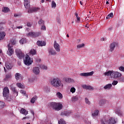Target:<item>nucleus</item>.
Segmentation results:
<instances>
[{
	"instance_id": "1",
	"label": "nucleus",
	"mask_w": 124,
	"mask_h": 124,
	"mask_svg": "<svg viewBox=\"0 0 124 124\" xmlns=\"http://www.w3.org/2000/svg\"><path fill=\"white\" fill-rule=\"evenodd\" d=\"M49 108H52L55 111H60L62 109V104L60 103H56L55 102H49L48 104Z\"/></svg>"
},
{
	"instance_id": "2",
	"label": "nucleus",
	"mask_w": 124,
	"mask_h": 124,
	"mask_svg": "<svg viewBox=\"0 0 124 124\" xmlns=\"http://www.w3.org/2000/svg\"><path fill=\"white\" fill-rule=\"evenodd\" d=\"M51 85L54 87V88H60L63 87V84L62 83V80L59 78H55L50 80Z\"/></svg>"
},
{
	"instance_id": "3",
	"label": "nucleus",
	"mask_w": 124,
	"mask_h": 124,
	"mask_svg": "<svg viewBox=\"0 0 124 124\" xmlns=\"http://www.w3.org/2000/svg\"><path fill=\"white\" fill-rule=\"evenodd\" d=\"M101 124H116V120L115 118H111L108 119L107 117L104 116L103 118L100 120Z\"/></svg>"
},
{
	"instance_id": "4",
	"label": "nucleus",
	"mask_w": 124,
	"mask_h": 124,
	"mask_svg": "<svg viewBox=\"0 0 124 124\" xmlns=\"http://www.w3.org/2000/svg\"><path fill=\"white\" fill-rule=\"evenodd\" d=\"M16 44V41L12 40L10 41V43L8 45V50L7 51V54L9 56H12L14 54V49H13V45Z\"/></svg>"
},
{
	"instance_id": "5",
	"label": "nucleus",
	"mask_w": 124,
	"mask_h": 124,
	"mask_svg": "<svg viewBox=\"0 0 124 124\" xmlns=\"http://www.w3.org/2000/svg\"><path fill=\"white\" fill-rule=\"evenodd\" d=\"M3 96L7 101H11L12 99L9 97V89L8 87H4L3 91Z\"/></svg>"
},
{
	"instance_id": "6",
	"label": "nucleus",
	"mask_w": 124,
	"mask_h": 124,
	"mask_svg": "<svg viewBox=\"0 0 124 124\" xmlns=\"http://www.w3.org/2000/svg\"><path fill=\"white\" fill-rule=\"evenodd\" d=\"M23 61L25 65H27L28 66H30V65L33 62V60H32V59L31 58L29 55H26L25 58L24 59Z\"/></svg>"
},
{
	"instance_id": "7",
	"label": "nucleus",
	"mask_w": 124,
	"mask_h": 124,
	"mask_svg": "<svg viewBox=\"0 0 124 124\" xmlns=\"http://www.w3.org/2000/svg\"><path fill=\"white\" fill-rule=\"evenodd\" d=\"M16 53L17 57L20 59H24L25 58V54L22 52L20 49H16Z\"/></svg>"
},
{
	"instance_id": "8",
	"label": "nucleus",
	"mask_w": 124,
	"mask_h": 124,
	"mask_svg": "<svg viewBox=\"0 0 124 124\" xmlns=\"http://www.w3.org/2000/svg\"><path fill=\"white\" fill-rule=\"evenodd\" d=\"M121 76H122V74L119 72L112 71L111 73V78H113V79H118Z\"/></svg>"
},
{
	"instance_id": "9",
	"label": "nucleus",
	"mask_w": 124,
	"mask_h": 124,
	"mask_svg": "<svg viewBox=\"0 0 124 124\" xmlns=\"http://www.w3.org/2000/svg\"><path fill=\"white\" fill-rule=\"evenodd\" d=\"M41 34L39 32H31L28 34V36H31L32 37H37Z\"/></svg>"
},
{
	"instance_id": "10",
	"label": "nucleus",
	"mask_w": 124,
	"mask_h": 124,
	"mask_svg": "<svg viewBox=\"0 0 124 124\" xmlns=\"http://www.w3.org/2000/svg\"><path fill=\"white\" fill-rule=\"evenodd\" d=\"M38 10H40V8L38 7H33L28 10V13H33V12H37Z\"/></svg>"
},
{
	"instance_id": "11",
	"label": "nucleus",
	"mask_w": 124,
	"mask_h": 124,
	"mask_svg": "<svg viewBox=\"0 0 124 124\" xmlns=\"http://www.w3.org/2000/svg\"><path fill=\"white\" fill-rule=\"evenodd\" d=\"M93 71L88 72V73H83L79 74L80 76H82L83 77H88V76H93Z\"/></svg>"
},
{
	"instance_id": "12",
	"label": "nucleus",
	"mask_w": 124,
	"mask_h": 124,
	"mask_svg": "<svg viewBox=\"0 0 124 124\" xmlns=\"http://www.w3.org/2000/svg\"><path fill=\"white\" fill-rule=\"evenodd\" d=\"M48 54L50 56H55V55H57V52L52 48H48Z\"/></svg>"
},
{
	"instance_id": "13",
	"label": "nucleus",
	"mask_w": 124,
	"mask_h": 124,
	"mask_svg": "<svg viewBox=\"0 0 124 124\" xmlns=\"http://www.w3.org/2000/svg\"><path fill=\"white\" fill-rule=\"evenodd\" d=\"M116 46H118V43L116 42H113L110 44L109 46V48H110L109 50L110 51V52L114 51Z\"/></svg>"
},
{
	"instance_id": "14",
	"label": "nucleus",
	"mask_w": 124,
	"mask_h": 124,
	"mask_svg": "<svg viewBox=\"0 0 124 124\" xmlns=\"http://www.w3.org/2000/svg\"><path fill=\"white\" fill-rule=\"evenodd\" d=\"M54 47L56 51V52H61V47L60 45L57 43V41H54Z\"/></svg>"
},
{
	"instance_id": "15",
	"label": "nucleus",
	"mask_w": 124,
	"mask_h": 124,
	"mask_svg": "<svg viewBox=\"0 0 124 124\" xmlns=\"http://www.w3.org/2000/svg\"><path fill=\"white\" fill-rule=\"evenodd\" d=\"M32 72L35 75H38L40 73V70H39V67H35L33 68Z\"/></svg>"
},
{
	"instance_id": "16",
	"label": "nucleus",
	"mask_w": 124,
	"mask_h": 124,
	"mask_svg": "<svg viewBox=\"0 0 124 124\" xmlns=\"http://www.w3.org/2000/svg\"><path fill=\"white\" fill-rule=\"evenodd\" d=\"M30 0H24V6L26 9H29L31 7V5H30Z\"/></svg>"
},
{
	"instance_id": "17",
	"label": "nucleus",
	"mask_w": 124,
	"mask_h": 124,
	"mask_svg": "<svg viewBox=\"0 0 124 124\" xmlns=\"http://www.w3.org/2000/svg\"><path fill=\"white\" fill-rule=\"evenodd\" d=\"M37 45L38 46H45L46 45V42H45V41H38L37 42Z\"/></svg>"
},
{
	"instance_id": "18",
	"label": "nucleus",
	"mask_w": 124,
	"mask_h": 124,
	"mask_svg": "<svg viewBox=\"0 0 124 124\" xmlns=\"http://www.w3.org/2000/svg\"><path fill=\"white\" fill-rule=\"evenodd\" d=\"M15 78L16 80H17V81L22 79V75H21L20 73H16L15 74Z\"/></svg>"
},
{
	"instance_id": "19",
	"label": "nucleus",
	"mask_w": 124,
	"mask_h": 124,
	"mask_svg": "<svg viewBox=\"0 0 124 124\" xmlns=\"http://www.w3.org/2000/svg\"><path fill=\"white\" fill-rule=\"evenodd\" d=\"M82 88L85 90H93V87L90 85H84L82 86Z\"/></svg>"
},
{
	"instance_id": "20",
	"label": "nucleus",
	"mask_w": 124,
	"mask_h": 124,
	"mask_svg": "<svg viewBox=\"0 0 124 124\" xmlns=\"http://www.w3.org/2000/svg\"><path fill=\"white\" fill-rule=\"evenodd\" d=\"M20 112L21 114H23V115H25V116H27V115L29 114L28 111L24 108L21 109Z\"/></svg>"
},
{
	"instance_id": "21",
	"label": "nucleus",
	"mask_w": 124,
	"mask_h": 124,
	"mask_svg": "<svg viewBox=\"0 0 124 124\" xmlns=\"http://www.w3.org/2000/svg\"><path fill=\"white\" fill-rule=\"evenodd\" d=\"M71 114V111H63L61 113L62 116H69Z\"/></svg>"
},
{
	"instance_id": "22",
	"label": "nucleus",
	"mask_w": 124,
	"mask_h": 124,
	"mask_svg": "<svg viewBox=\"0 0 124 124\" xmlns=\"http://www.w3.org/2000/svg\"><path fill=\"white\" fill-rule=\"evenodd\" d=\"M2 12H4V13H7V12H9L10 11V9L7 7H3L2 9Z\"/></svg>"
},
{
	"instance_id": "23",
	"label": "nucleus",
	"mask_w": 124,
	"mask_h": 124,
	"mask_svg": "<svg viewBox=\"0 0 124 124\" xmlns=\"http://www.w3.org/2000/svg\"><path fill=\"white\" fill-rule=\"evenodd\" d=\"M112 86V84H108L104 87V90H110Z\"/></svg>"
},
{
	"instance_id": "24",
	"label": "nucleus",
	"mask_w": 124,
	"mask_h": 124,
	"mask_svg": "<svg viewBox=\"0 0 124 124\" xmlns=\"http://www.w3.org/2000/svg\"><path fill=\"white\" fill-rule=\"evenodd\" d=\"M38 24L39 26H43V25H45V21L41 18L39 20Z\"/></svg>"
},
{
	"instance_id": "25",
	"label": "nucleus",
	"mask_w": 124,
	"mask_h": 124,
	"mask_svg": "<svg viewBox=\"0 0 124 124\" xmlns=\"http://www.w3.org/2000/svg\"><path fill=\"white\" fill-rule=\"evenodd\" d=\"M12 64H11L10 63L7 62L5 64V67L7 68V69H11L13 67Z\"/></svg>"
},
{
	"instance_id": "26",
	"label": "nucleus",
	"mask_w": 124,
	"mask_h": 124,
	"mask_svg": "<svg viewBox=\"0 0 124 124\" xmlns=\"http://www.w3.org/2000/svg\"><path fill=\"white\" fill-rule=\"evenodd\" d=\"M98 114H99V110H95L94 112L92 113V116L93 117H96V116H98Z\"/></svg>"
},
{
	"instance_id": "27",
	"label": "nucleus",
	"mask_w": 124,
	"mask_h": 124,
	"mask_svg": "<svg viewBox=\"0 0 124 124\" xmlns=\"http://www.w3.org/2000/svg\"><path fill=\"white\" fill-rule=\"evenodd\" d=\"M5 36V32H0V40L3 39Z\"/></svg>"
},
{
	"instance_id": "28",
	"label": "nucleus",
	"mask_w": 124,
	"mask_h": 124,
	"mask_svg": "<svg viewBox=\"0 0 124 124\" xmlns=\"http://www.w3.org/2000/svg\"><path fill=\"white\" fill-rule=\"evenodd\" d=\"M12 77V76L10 74H7L6 75L5 78L4 79L5 81L8 80V79H10Z\"/></svg>"
},
{
	"instance_id": "29",
	"label": "nucleus",
	"mask_w": 124,
	"mask_h": 124,
	"mask_svg": "<svg viewBox=\"0 0 124 124\" xmlns=\"http://www.w3.org/2000/svg\"><path fill=\"white\" fill-rule=\"evenodd\" d=\"M36 99H37V96H34V97H33L31 100V103H34L35 102V101L36 100Z\"/></svg>"
},
{
	"instance_id": "30",
	"label": "nucleus",
	"mask_w": 124,
	"mask_h": 124,
	"mask_svg": "<svg viewBox=\"0 0 124 124\" xmlns=\"http://www.w3.org/2000/svg\"><path fill=\"white\" fill-rule=\"evenodd\" d=\"M14 96H18V91L16 90V88L12 90Z\"/></svg>"
},
{
	"instance_id": "31",
	"label": "nucleus",
	"mask_w": 124,
	"mask_h": 124,
	"mask_svg": "<svg viewBox=\"0 0 124 124\" xmlns=\"http://www.w3.org/2000/svg\"><path fill=\"white\" fill-rule=\"evenodd\" d=\"M5 106V104L3 102L0 101V109H2Z\"/></svg>"
},
{
	"instance_id": "32",
	"label": "nucleus",
	"mask_w": 124,
	"mask_h": 124,
	"mask_svg": "<svg viewBox=\"0 0 124 124\" xmlns=\"http://www.w3.org/2000/svg\"><path fill=\"white\" fill-rule=\"evenodd\" d=\"M112 72V71H108L107 72H105L104 74L106 76H110V77H111Z\"/></svg>"
},
{
	"instance_id": "33",
	"label": "nucleus",
	"mask_w": 124,
	"mask_h": 124,
	"mask_svg": "<svg viewBox=\"0 0 124 124\" xmlns=\"http://www.w3.org/2000/svg\"><path fill=\"white\" fill-rule=\"evenodd\" d=\"M27 42V39L25 38H22L20 41V44H24Z\"/></svg>"
},
{
	"instance_id": "34",
	"label": "nucleus",
	"mask_w": 124,
	"mask_h": 124,
	"mask_svg": "<svg viewBox=\"0 0 124 124\" xmlns=\"http://www.w3.org/2000/svg\"><path fill=\"white\" fill-rule=\"evenodd\" d=\"M30 53L31 55H36V50L34 49H31L30 51Z\"/></svg>"
},
{
	"instance_id": "35",
	"label": "nucleus",
	"mask_w": 124,
	"mask_h": 124,
	"mask_svg": "<svg viewBox=\"0 0 124 124\" xmlns=\"http://www.w3.org/2000/svg\"><path fill=\"white\" fill-rule=\"evenodd\" d=\"M16 86H17V87L18 88H20V89H24V88H25V87L24 86V85H23L22 84V83H17L16 84Z\"/></svg>"
},
{
	"instance_id": "36",
	"label": "nucleus",
	"mask_w": 124,
	"mask_h": 124,
	"mask_svg": "<svg viewBox=\"0 0 124 124\" xmlns=\"http://www.w3.org/2000/svg\"><path fill=\"white\" fill-rule=\"evenodd\" d=\"M57 6V4L55 2V1H52L51 3V7L52 8H56Z\"/></svg>"
},
{
	"instance_id": "37",
	"label": "nucleus",
	"mask_w": 124,
	"mask_h": 124,
	"mask_svg": "<svg viewBox=\"0 0 124 124\" xmlns=\"http://www.w3.org/2000/svg\"><path fill=\"white\" fill-rule=\"evenodd\" d=\"M110 18H113V13H110L106 17V19H110Z\"/></svg>"
},
{
	"instance_id": "38",
	"label": "nucleus",
	"mask_w": 124,
	"mask_h": 124,
	"mask_svg": "<svg viewBox=\"0 0 124 124\" xmlns=\"http://www.w3.org/2000/svg\"><path fill=\"white\" fill-rule=\"evenodd\" d=\"M59 124H66L65 121L63 119H60V121L58 122Z\"/></svg>"
},
{
	"instance_id": "39",
	"label": "nucleus",
	"mask_w": 124,
	"mask_h": 124,
	"mask_svg": "<svg viewBox=\"0 0 124 124\" xmlns=\"http://www.w3.org/2000/svg\"><path fill=\"white\" fill-rule=\"evenodd\" d=\"M10 89H11V91H13L14 90H15L16 89V87H15V84H12L10 86Z\"/></svg>"
},
{
	"instance_id": "40",
	"label": "nucleus",
	"mask_w": 124,
	"mask_h": 124,
	"mask_svg": "<svg viewBox=\"0 0 124 124\" xmlns=\"http://www.w3.org/2000/svg\"><path fill=\"white\" fill-rule=\"evenodd\" d=\"M40 67L41 68V69H43L44 70H47V67L44 65H40Z\"/></svg>"
},
{
	"instance_id": "41",
	"label": "nucleus",
	"mask_w": 124,
	"mask_h": 124,
	"mask_svg": "<svg viewBox=\"0 0 124 124\" xmlns=\"http://www.w3.org/2000/svg\"><path fill=\"white\" fill-rule=\"evenodd\" d=\"M57 95L58 97H59V98H60V99H62V93L58 92L57 93Z\"/></svg>"
},
{
	"instance_id": "42",
	"label": "nucleus",
	"mask_w": 124,
	"mask_h": 124,
	"mask_svg": "<svg viewBox=\"0 0 124 124\" xmlns=\"http://www.w3.org/2000/svg\"><path fill=\"white\" fill-rule=\"evenodd\" d=\"M78 99L79 98H78V96H75L72 98V100L73 101H74V102H75V101H77Z\"/></svg>"
},
{
	"instance_id": "43",
	"label": "nucleus",
	"mask_w": 124,
	"mask_h": 124,
	"mask_svg": "<svg viewBox=\"0 0 124 124\" xmlns=\"http://www.w3.org/2000/svg\"><path fill=\"white\" fill-rule=\"evenodd\" d=\"M70 91L71 93H74L76 92V89L74 87H72Z\"/></svg>"
},
{
	"instance_id": "44",
	"label": "nucleus",
	"mask_w": 124,
	"mask_h": 124,
	"mask_svg": "<svg viewBox=\"0 0 124 124\" xmlns=\"http://www.w3.org/2000/svg\"><path fill=\"white\" fill-rule=\"evenodd\" d=\"M41 26V31H46V26H45V25Z\"/></svg>"
},
{
	"instance_id": "45",
	"label": "nucleus",
	"mask_w": 124,
	"mask_h": 124,
	"mask_svg": "<svg viewBox=\"0 0 124 124\" xmlns=\"http://www.w3.org/2000/svg\"><path fill=\"white\" fill-rule=\"evenodd\" d=\"M106 103V102L104 100H101L100 101V105H103Z\"/></svg>"
},
{
	"instance_id": "46",
	"label": "nucleus",
	"mask_w": 124,
	"mask_h": 124,
	"mask_svg": "<svg viewBox=\"0 0 124 124\" xmlns=\"http://www.w3.org/2000/svg\"><path fill=\"white\" fill-rule=\"evenodd\" d=\"M65 82H67V83H70V82H71V78H65Z\"/></svg>"
},
{
	"instance_id": "47",
	"label": "nucleus",
	"mask_w": 124,
	"mask_h": 124,
	"mask_svg": "<svg viewBox=\"0 0 124 124\" xmlns=\"http://www.w3.org/2000/svg\"><path fill=\"white\" fill-rule=\"evenodd\" d=\"M85 102H86V104H88V105H90L91 104V102H90V101L89 100V99H88V98H85Z\"/></svg>"
},
{
	"instance_id": "48",
	"label": "nucleus",
	"mask_w": 124,
	"mask_h": 124,
	"mask_svg": "<svg viewBox=\"0 0 124 124\" xmlns=\"http://www.w3.org/2000/svg\"><path fill=\"white\" fill-rule=\"evenodd\" d=\"M84 46H85V44H80V45H78L77 47H78V48H82V47H84Z\"/></svg>"
},
{
	"instance_id": "49",
	"label": "nucleus",
	"mask_w": 124,
	"mask_h": 124,
	"mask_svg": "<svg viewBox=\"0 0 124 124\" xmlns=\"http://www.w3.org/2000/svg\"><path fill=\"white\" fill-rule=\"evenodd\" d=\"M118 83V81L114 80L112 83V85H113V86H116V85H117Z\"/></svg>"
},
{
	"instance_id": "50",
	"label": "nucleus",
	"mask_w": 124,
	"mask_h": 124,
	"mask_svg": "<svg viewBox=\"0 0 124 124\" xmlns=\"http://www.w3.org/2000/svg\"><path fill=\"white\" fill-rule=\"evenodd\" d=\"M119 69L120 70V71H123L124 72V67L120 66L119 67Z\"/></svg>"
},
{
	"instance_id": "51",
	"label": "nucleus",
	"mask_w": 124,
	"mask_h": 124,
	"mask_svg": "<svg viewBox=\"0 0 124 124\" xmlns=\"http://www.w3.org/2000/svg\"><path fill=\"white\" fill-rule=\"evenodd\" d=\"M119 80L120 82H124V77H122L121 78H120L119 79Z\"/></svg>"
},
{
	"instance_id": "52",
	"label": "nucleus",
	"mask_w": 124,
	"mask_h": 124,
	"mask_svg": "<svg viewBox=\"0 0 124 124\" xmlns=\"http://www.w3.org/2000/svg\"><path fill=\"white\" fill-rule=\"evenodd\" d=\"M32 25V23H31V22H27V27H31Z\"/></svg>"
},
{
	"instance_id": "53",
	"label": "nucleus",
	"mask_w": 124,
	"mask_h": 124,
	"mask_svg": "<svg viewBox=\"0 0 124 124\" xmlns=\"http://www.w3.org/2000/svg\"><path fill=\"white\" fill-rule=\"evenodd\" d=\"M36 62H41V59L39 58H37L35 59Z\"/></svg>"
},
{
	"instance_id": "54",
	"label": "nucleus",
	"mask_w": 124,
	"mask_h": 124,
	"mask_svg": "<svg viewBox=\"0 0 124 124\" xmlns=\"http://www.w3.org/2000/svg\"><path fill=\"white\" fill-rule=\"evenodd\" d=\"M20 93H22L23 94H26V91H25L24 90H21Z\"/></svg>"
},
{
	"instance_id": "55",
	"label": "nucleus",
	"mask_w": 124,
	"mask_h": 124,
	"mask_svg": "<svg viewBox=\"0 0 124 124\" xmlns=\"http://www.w3.org/2000/svg\"><path fill=\"white\" fill-rule=\"evenodd\" d=\"M77 19L78 22H80V21H81V18L80 17V16H78L77 17Z\"/></svg>"
},
{
	"instance_id": "56",
	"label": "nucleus",
	"mask_w": 124,
	"mask_h": 124,
	"mask_svg": "<svg viewBox=\"0 0 124 124\" xmlns=\"http://www.w3.org/2000/svg\"><path fill=\"white\" fill-rule=\"evenodd\" d=\"M31 114H33V116H34V111H33V110H31Z\"/></svg>"
},
{
	"instance_id": "57",
	"label": "nucleus",
	"mask_w": 124,
	"mask_h": 124,
	"mask_svg": "<svg viewBox=\"0 0 124 124\" xmlns=\"http://www.w3.org/2000/svg\"><path fill=\"white\" fill-rule=\"evenodd\" d=\"M17 29H23V26H20L16 27Z\"/></svg>"
},
{
	"instance_id": "58",
	"label": "nucleus",
	"mask_w": 124,
	"mask_h": 124,
	"mask_svg": "<svg viewBox=\"0 0 124 124\" xmlns=\"http://www.w3.org/2000/svg\"><path fill=\"white\" fill-rule=\"evenodd\" d=\"M18 16H19V15L16 14H14V17H18Z\"/></svg>"
},
{
	"instance_id": "59",
	"label": "nucleus",
	"mask_w": 124,
	"mask_h": 124,
	"mask_svg": "<svg viewBox=\"0 0 124 124\" xmlns=\"http://www.w3.org/2000/svg\"><path fill=\"white\" fill-rule=\"evenodd\" d=\"M75 16L77 17H78V14H77V13H75Z\"/></svg>"
},
{
	"instance_id": "60",
	"label": "nucleus",
	"mask_w": 124,
	"mask_h": 124,
	"mask_svg": "<svg viewBox=\"0 0 124 124\" xmlns=\"http://www.w3.org/2000/svg\"><path fill=\"white\" fill-rule=\"evenodd\" d=\"M4 69L5 72H7V70H6V69H5V67H4Z\"/></svg>"
},
{
	"instance_id": "61",
	"label": "nucleus",
	"mask_w": 124,
	"mask_h": 124,
	"mask_svg": "<svg viewBox=\"0 0 124 124\" xmlns=\"http://www.w3.org/2000/svg\"><path fill=\"white\" fill-rule=\"evenodd\" d=\"M44 1H45V0H41V2H42V3H43V2H44Z\"/></svg>"
},
{
	"instance_id": "62",
	"label": "nucleus",
	"mask_w": 124,
	"mask_h": 124,
	"mask_svg": "<svg viewBox=\"0 0 124 124\" xmlns=\"http://www.w3.org/2000/svg\"><path fill=\"white\" fill-rule=\"evenodd\" d=\"M28 119V117H23V118H22V120H25V119Z\"/></svg>"
},
{
	"instance_id": "63",
	"label": "nucleus",
	"mask_w": 124,
	"mask_h": 124,
	"mask_svg": "<svg viewBox=\"0 0 124 124\" xmlns=\"http://www.w3.org/2000/svg\"><path fill=\"white\" fill-rule=\"evenodd\" d=\"M79 2H80V4H81V5H83V3L81 1Z\"/></svg>"
},
{
	"instance_id": "64",
	"label": "nucleus",
	"mask_w": 124,
	"mask_h": 124,
	"mask_svg": "<svg viewBox=\"0 0 124 124\" xmlns=\"http://www.w3.org/2000/svg\"><path fill=\"white\" fill-rule=\"evenodd\" d=\"M106 4H109V2L108 1H107Z\"/></svg>"
}]
</instances>
